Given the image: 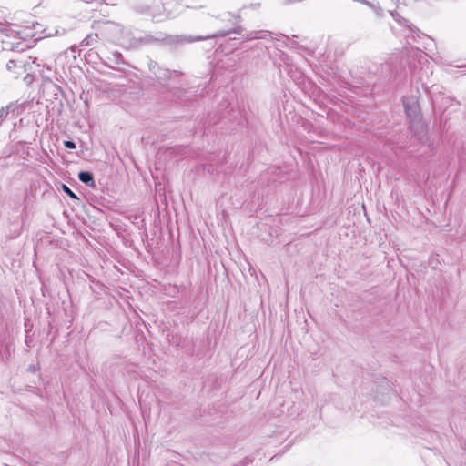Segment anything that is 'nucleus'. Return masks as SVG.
Returning <instances> with one entry per match:
<instances>
[{
    "mask_svg": "<svg viewBox=\"0 0 466 466\" xmlns=\"http://www.w3.org/2000/svg\"><path fill=\"white\" fill-rule=\"evenodd\" d=\"M34 63H35V58L26 55H18L16 57L8 60L6 69L12 72L15 77H18L31 69V65Z\"/></svg>",
    "mask_w": 466,
    "mask_h": 466,
    "instance_id": "obj_1",
    "label": "nucleus"
},
{
    "mask_svg": "<svg viewBox=\"0 0 466 466\" xmlns=\"http://www.w3.org/2000/svg\"><path fill=\"white\" fill-rule=\"evenodd\" d=\"M403 106L407 116L410 119V122H417L420 120V106L418 99L415 96L404 97Z\"/></svg>",
    "mask_w": 466,
    "mask_h": 466,
    "instance_id": "obj_2",
    "label": "nucleus"
},
{
    "mask_svg": "<svg viewBox=\"0 0 466 466\" xmlns=\"http://www.w3.org/2000/svg\"><path fill=\"white\" fill-rule=\"evenodd\" d=\"M243 32V28L241 27H237L235 29H233L232 31H222V32H219L218 33L217 35H208V36H196V37H192L190 35H180V36H177V42H180V43H184V42H187V43H192V42H196V41H200V40H204V39H208V38H212V37H215V36H226V35H228L230 33H235V34H242Z\"/></svg>",
    "mask_w": 466,
    "mask_h": 466,
    "instance_id": "obj_3",
    "label": "nucleus"
},
{
    "mask_svg": "<svg viewBox=\"0 0 466 466\" xmlns=\"http://www.w3.org/2000/svg\"><path fill=\"white\" fill-rule=\"evenodd\" d=\"M121 33V37H119L118 41L121 46L126 48H136L142 42V39H138L131 36V33L128 29L119 28Z\"/></svg>",
    "mask_w": 466,
    "mask_h": 466,
    "instance_id": "obj_4",
    "label": "nucleus"
},
{
    "mask_svg": "<svg viewBox=\"0 0 466 466\" xmlns=\"http://www.w3.org/2000/svg\"><path fill=\"white\" fill-rule=\"evenodd\" d=\"M269 35H270V32H268V31H263V30L251 31V32L248 33L243 37V40L248 41V40H253V39H264Z\"/></svg>",
    "mask_w": 466,
    "mask_h": 466,
    "instance_id": "obj_5",
    "label": "nucleus"
},
{
    "mask_svg": "<svg viewBox=\"0 0 466 466\" xmlns=\"http://www.w3.org/2000/svg\"><path fill=\"white\" fill-rule=\"evenodd\" d=\"M78 178L81 182H83L86 185H89L92 187L95 186V180H94L93 174L88 171H81L78 174Z\"/></svg>",
    "mask_w": 466,
    "mask_h": 466,
    "instance_id": "obj_6",
    "label": "nucleus"
},
{
    "mask_svg": "<svg viewBox=\"0 0 466 466\" xmlns=\"http://www.w3.org/2000/svg\"><path fill=\"white\" fill-rule=\"evenodd\" d=\"M98 40V35L96 34H90L86 35V38L82 40L80 43L81 46H90L96 43Z\"/></svg>",
    "mask_w": 466,
    "mask_h": 466,
    "instance_id": "obj_7",
    "label": "nucleus"
},
{
    "mask_svg": "<svg viewBox=\"0 0 466 466\" xmlns=\"http://www.w3.org/2000/svg\"><path fill=\"white\" fill-rule=\"evenodd\" d=\"M380 2L383 5L384 8H388L389 13L392 16H394L393 12L390 8L393 5H397L400 0H380Z\"/></svg>",
    "mask_w": 466,
    "mask_h": 466,
    "instance_id": "obj_8",
    "label": "nucleus"
},
{
    "mask_svg": "<svg viewBox=\"0 0 466 466\" xmlns=\"http://www.w3.org/2000/svg\"><path fill=\"white\" fill-rule=\"evenodd\" d=\"M59 34L58 29L54 28H46L43 31V36L42 37H51L54 35H57Z\"/></svg>",
    "mask_w": 466,
    "mask_h": 466,
    "instance_id": "obj_9",
    "label": "nucleus"
},
{
    "mask_svg": "<svg viewBox=\"0 0 466 466\" xmlns=\"http://www.w3.org/2000/svg\"><path fill=\"white\" fill-rule=\"evenodd\" d=\"M76 49H77V46H76V45H73V46H70V48H68L67 50H66L65 54H66V56H68V55H69V52H71V53H72V57H73V59H74V60H76Z\"/></svg>",
    "mask_w": 466,
    "mask_h": 466,
    "instance_id": "obj_10",
    "label": "nucleus"
},
{
    "mask_svg": "<svg viewBox=\"0 0 466 466\" xmlns=\"http://www.w3.org/2000/svg\"><path fill=\"white\" fill-rule=\"evenodd\" d=\"M9 26L0 23V34L9 36Z\"/></svg>",
    "mask_w": 466,
    "mask_h": 466,
    "instance_id": "obj_11",
    "label": "nucleus"
},
{
    "mask_svg": "<svg viewBox=\"0 0 466 466\" xmlns=\"http://www.w3.org/2000/svg\"><path fill=\"white\" fill-rule=\"evenodd\" d=\"M416 55L419 57V62L421 63L423 60L427 61V55L420 50L416 51Z\"/></svg>",
    "mask_w": 466,
    "mask_h": 466,
    "instance_id": "obj_12",
    "label": "nucleus"
},
{
    "mask_svg": "<svg viewBox=\"0 0 466 466\" xmlns=\"http://www.w3.org/2000/svg\"><path fill=\"white\" fill-rule=\"evenodd\" d=\"M20 45H21L20 43H17L16 45L13 44L12 50H17V51L18 50H22V51H24L25 47L26 48L29 47V46L26 45V44H22L21 47L19 46Z\"/></svg>",
    "mask_w": 466,
    "mask_h": 466,
    "instance_id": "obj_13",
    "label": "nucleus"
},
{
    "mask_svg": "<svg viewBox=\"0 0 466 466\" xmlns=\"http://www.w3.org/2000/svg\"><path fill=\"white\" fill-rule=\"evenodd\" d=\"M64 145L66 148L68 149H75L76 147V145L74 141L72 140H66L64 142Z\"/></svg>",
    "mask_w": 466,
    "mask_h": 466,
    "instance_id": "obj_14",
    "label": "nucleus"
},
{
    "mask_svg": "<svg viewBox=\"0 0 466 466\" xmlns=\"http://www.w3.org/2000/svg\"><path fill=\"white\" fill-rule=\"evenodd\" d=\"M63 188L68 196H70L73 198H77L76 196L71 191V189L67 186L64 185Z\"/></svg>",
    "mask_w": 466,
    "mask_h": 466,
    "instance_id": "obj_15",
    "label": "nucleus"
},
{
    "mask_svg": "<svg viewBox=\"0 0 466 466\" xmlns=\"http://www.w3.org/2000/svg\"><path fill=\"white\" fill-rule=\"evenodd\" d=\"M86 2H89V0H86Z\"/></svg>",
    "mask_w": 466,
    "mask_h": 466,
    "instance_id": "obj_16",
    "label": "nucleus"
}]
</instances>
